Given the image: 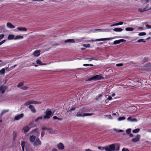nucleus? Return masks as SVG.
I'll use <instances>...</instances> for the list:
<instances>
[{
  "mask_svg": "<svg viewBox=\"0 0 151 151\" xmlns=\"http://www.w3.org/2000/svg\"><path fill=\"white\" fill-rule=\"evenodd\" d=\"M5 69L4 68H2L0 70V74H2L5 73Z\"/></svg>",
  "mask_w": 151,
  "mask_h": 151,
  "instance_id": "33",
  "label": "nucleus"
},
{
  "mask_svg": "<svg viewBox=\"0 0 151 151\" xmlns=\"http://www.w3.org/2000/svg\"><path fill=\"white\" fill-rule=\"evenodd\" d=\"M112 98L111 96H109L108 97V98L107 99L108 100H112Z\"/></svg>",
  "mask_w": 151,
  "mask_h": 151,
  "instance_id": "58",
  "label": "nucleus"
},
{
  "mask_svg": "<svg viewBox=\"0 0 151 151\" xmlns=\"http://www.w3.org/2000/svg\"><path fill=\"white\" fill-rule=\"evenodd\" d=\"M139 129L137 128L133 130L132 132L134 133H137L139 132Z\"/></svg>",
  "mask_w": 151,
  "mask_h": 151,
  "instance_id": "31",
  "label": "nucleus"
},
{
  "mask_svg": "<svg viewBox=\"0 0 151 151\" xmlns=\"http://www.w3.org/2000/svg\"><path fill=\"white\" fill-rule=\"evenodd\" d=\"M125 41V40L123 39L118 40H115L114 42L113 43L114 45H116L120 43V42Z\"/></svg>",
  "mask_w": 151,
  "mask_h": 151,
  "instance_id": "9",
  "label": "nucleus"
},
{
  "mask_svg": "<svg viewBox=\"0 0 151 151\" xmlns=\"http://www.w3.org/2000/svg\"><path fill=\"white\" fill-rule=\"evenodd\" d=\"M104 149L106 151H111L108 146H106L104 147Z\"/></svg>",
  "mask_w": 151,
  "mask_h": 151,
  "instance_id": "47",
  "label": "nucleus"
},
{
  "mask_svg": "<svg viewBox=\"0 0 151 151\" xmlns=\"http://www.w3.org/2000/svg\"><path fill=\"white\" fill-rule=\"evenodd\" d=\"M145 67H148L150 68H151V64L150 63H148L146 64L145 65Z\"/></svg>",
  "mask_w": 151,
  "mask_h": 151,
  "instance_id": "28",
  "label": "nucleus"
},
{
  "mask_svg": "<svg viewBox=\"0 0 151 151\" xmlns=\"http://www.w3.org/2000/svg\"><path fill=\"white\" fill-rule=\"evenodd\" d=\"M140 135H137L136 137L133 138L132 140V141L133 142H136L138 141L140 139Z\"/></svg>",
  "mask_w": 151,
  "mask_h": 151,
  "instance_id": "4",
  "label": "nucleus"
},
{
  "mask_svg": "<svg viewBox=\"0 0 151 151\" xmlns=\"http://www.w3.org/2000/svg\"><path fill=\"white\" fill-rule=\"evenodd\" d=\"M31 132L32 133H33L34 132H36L38 133L39 135L40 134L39 132L38 131V129L36 128L35 129H33L31 131Z\"/></svg>",
  "mask_w": 151,
  "mask_h": 151,
  "instance_id": "29",
  "label": "nucleus"
},
{
  "mask_svg": "<svg viewBox=\"0 0 151 151\" xmlns=\"http://www.w3.org/2000/svg\"><path fill=\"white\" fill-rule=\"evenodd\" d=\"M42 144L41 142L40 139L37 138L36 139L33 143V145L34 147H37L38 146Z\"/></svg>",
  "mask_w": 151,
  "mask_h": 151,
  "instance_id": "2",
  "label": "nucleus"
},
{
  "mask_svg": "<svg viewBox=\"0 0 151 151\" xmlns=\"http://www.w3.org/2000/svg\"><path fill=\"white\" fill-rule=\"evenodd\" d=\"M83 65L85 66H93V65L91 64H85Z\"/></svg>",
  "mask_w": 151,
  "mask_h": 151,
  "instance_id": "43",
  "label": "nucleus"
},
{
  "mask_svg": "<svg viewBox=\"0 0 151 151\" xmlns=\"http://www.w3.org/2000/svg\"><path fill=\"white\" fill-rule=\"evenodd\" d=\"M20 88L23 90H26L27 89L28 87L27 86H24L22 87H21Z\"/></svg>",
  "mask_w": 151,
  "mask_h": 151,
  "instance_id": "46",
  "label": "nucleus"
},
{
  "mask_svg": "<svg viewBox=\"0 0 151 151\" xmlns=\"http://www.w3.org/2000/svg\"><path fill=\"white\" fill-rule=\"evenodd\" d=\"M87 59L89 61H91L93 60H98V59L92 58H87Z\"/></svg>",
  "mask_w": 151,
  "mask_h": 151,
  "instance_id": "38",
  "label": "nucleus"
},
{
  "mask_svg": "<svg viewBox=\"0 0 151 151\" xmlns=\"http://www.w3.org/2000/svg\"><path fill=\"white\" fill-rule=\"evenodd\" d=\"M114 144L115 149H116V151L118 150H119L120 147L119 145L118 144Z\"/></svg>",
  "mask_w": 151,
  "mask_h": 151,
  "instance_id": "26",
  "label": "nucleus"
},
{
  "mask_svg": "<svg viewBox=\"0 0 151 151\" xmlns=\"http://www.w3.org/2000/svg\"><path fill=\"white\" fill-rule=\"evenodd\" d=\"M151 26L150 25H149V24H147L146 25V26L147 27L148 29L151 28Z\"/></svg>",
  "mask_w": 151,
  "mask_h": 151,
  "instance_id": "59",
  "label": "nucleus"
},
{
  "mask_svg": "<svg viewBox=\"0 0 151 151\" xmlns=\"http://www.w3.org/2000/svg\"><path fill=\"white\" fill-rule=\"evenodd\" d=\"M131 129H128L126 130V132L127 134H130V133H131Z\"/></svg>",
  "mask_w": 151,
  "mask_h": 151,
  "instance_id": "42",
  "label": "nucleus"
},
{
  "mask_svg": "<svg viewBox=\"0 0 151 151\" xmlns=\"http://www.w3.org/2000/svg\"><path fill=\"white\" fill-rule=\"evenodd\" d=\"M42 119V116L38 117L35 120L36 122L38 121L39 120H41Z\"/></svg>",
  "mask_w": 151,
  "mask_h": 151,
  "instance_id": "44",
  "label": "nucleus"
},
{
  "mask_svg": "<svg viewBox=\"0 0 151 151\" xmlns=\"http://www.w3.org/2000/svg\"><path fill=\"white\" fill-rule=\"evenodd\" d=\"M102 95L101 94H100L98 96H96L95 98V99L96 100H98L102 96Z\"/></svg>",
  "mask_w": 151,
  "mask_h": 151,
  "instance_id": "39",
  "label": "nucleus"
},
{
  "mask_svg": "<svg viewBox=\"0 0 151 151\" xmlns=\"http://www.w3.org/2000/svg\"><path fill=\"white\" fill-rule=\"evenodd\" d=\"M5 26L4 25L0 26V29H4Z\"/></svg>",
  "mask_w": 151,
  "mask_h": 151,
  "instance_id": "52",
  "label": "nucleus"
},
{
  "mask_svg": "<svg viewBox=\"0 0 151 151\" xmlns=\"http://www.w3.org/2000/svg\"><path fill=\"white\" fill-rule=\"evenodd\" d=\"M125 30L127 31H132L134 30V29L130 27H127L125 28Z\"/></svg>",
  "mask_w": 151,
  "mask_h": 151,
  "instance_id": "27",
  "label": "nucleus"
},
{
  "mask_svg": "<svg viewBox=\"0 0 151 151\" xmlns=\"http://www.w3.org/2000/svg\"><path fill=\"white\" fill-rule=\"evenodd\" d=\"M57 147L58 150H61L64 148V147L63 143L60 142L57 145Z\"/></svg>",
  "mask_w": 151,
  "mask_h": 151,
  "instance_id": "6",
  "label": "nucleus"
},
{
  "mask_svg": "<svg viewBox=\"0 0 151 151\" xmlns=\"http://www.w3.org/2000/svg\"><path fill=\"white\" fill-rule=\"evenodd\" d=\"M33 55L35 56L38 57L40 55V52L39 50H36L33 52Z\"/></svg>",
  "mask_w": 151,
  "mask_h": 151,
  "instance_id": "12",
  "label": "nucleus"
},
{
  "mask_svg": "<svg viewBox=\"0 0 151 151\" xmlns=\"http://www.w3.org/2000/svg\"><path fill=\"white\" fill-rule=\"evenodd\" d=\"M7 87L6 86L1 85L0 86V93L3 94L4 93Z\"/></svg>",
  "mask_w": 151,
  "mask_h": 151,
  "instance_id": "3",
  "label": "nucleus"
},
{
  "mask_svg": "<svg viewBox=\"0 0 151 151\" xmlns=\"http://www.w3.org/2000/svg\"><path fill=\"white\" fill-rule=\"evenodd\" d=\"M146 35V33L145 32H142L139 33V35L140 36H143Z\"/></svg>",
  "mask_w": 151,
  "mask_h": 151,
  "instance_id": "48",
  "label": "nucleus"
},
{
  "mask_svg": "<svg viewBox=\"0 0 151 151\" xmlns=\"http://www.w3.org/2000/svg\"><path fill=\"white\" fill-rule=\"evenodd\" d=\"M36 63L37 64L40 65H46V63H42L40 60H36Z\"/></svg>",
  "mask_w": 151,
  "mask_h": 151,
  "instance_id": "18",
  "label": "nucleus"
},
{
  "mask_svg": "<svg viewBox=\"0 0 151 151\" xmlns=\"http://www.w3.org/2000/svg\"><path fill=\"white\" fill-rule=\"evenodd\" d=\"M36 137L34 135H32L30 136L29 137V139L30 142H34L36 139Z\"/></svg>",
  "mask_w": 151,
  "mask_h": 151,
  "instance_id": "10",
  "label": "nucleus"
},
{
  "mask_svg": "<svg viewBox=\"0 0 151 151\" xmlns=\"http://www.w3.org/2000/svg\"><path fill=\"white\" fill-rule=\"evenodd\" d=\"M137 42H146V41L144 40V39H140L139 40H138Z\"/></svg>",
  "mask_w": 151,
  "mask_h": 151,
  "instance_id": "37",
  "label": "nucleus"
},
{
  "mask_svg": "<svg viewBox=\"0 0 151 151\" xmlns=\"http://www.w3.org/2000/svg\"><path fill=\"white\" fill-rule=\"evenodd\" d=\"M52 151H58V150L55 148H53L52 149Z\"/></svg>",
  "mask_w": 151,
  "mask_h": 151,
  "instance_id": "64",
  "label": "nucleus"
},
{
  "mask_svg": "<svg viewBox=\"0 0 151 151\" xmlns=\"http://www.w3.org/2000/svg\"><path fill=\"white\" fill-rule=\"evenodd\" d=\"M93 114H94L93 113H83V116H91Z\"/></svg>",
  "mask_w": 151,
  "mask_h": 151,
  "instance_id": "36",
  "label": "nucleus"
},
{
  "mask_svg": "<svg viewBox=\"0 0 151 151\" xmlns=\"http://www.w3.org/2000/svg\"><path fill=\"white\" fill-rule=\"evenodd\" d=\"M83 46L86 47H89L90 46V44H84L83 45Z\"/></svg>",
  "mask_w": 151,
  "mask_h": 151,
  "instance_id": "45",
  "label": "nucleus"
},
{
  "mask_svg": "<svg viewBox=\"0 0 151 151\" xmlns=\"http://www.w3.org/2000/svg\"><path fill=\"white\" fill-rule=\"evenodd\" d=\"M14 35L10 34L8 35V39L9 40H12L14 39Z\"/></svg>",
  "mask_w": 151,
  "mask_h": 151,
  "instance_id": "19",
  "label": "nucleus"
},
{
  "mask_svg": "<svg viewBox=\"0 0 151 151\" xmlns=\"http://www.w3.org/2000/svg\"><path fill=\"white\" fill-rule=\"evenodd\" d=\"M123 64L122 63H118L116 64V65L117 66H122L123 65Z\"/></svg>",
  "mask_w": 151,
  "mask_h": 151,
  "instance_id": "55",
  "label": "nucleus"
},
{
  "mask_svg": "<svg viewBox=\"0 0 151 151\" xmlns=\"http://www.w3.org/2000/svg\"><path fill=\"white\" fill-rule=\"evenodd\" d=\"M24 116L23 114H21L15 116L14 117V119L15 120H18L22 118Z\"/></svg>",
  "mask_w": 151,
  "mask_h": 151,
  "instance_id": "7",
  "label": "nucleus"
},
{
  "mask_svg": "<svg viewBox=\"0 0 151 151\" xmlns=\"http://www.w3.org/2000/svg\"><path fill=\"white\" fill-rule=\"evenodd\" d=\"M108 40L107 38H101L96 39L94 40H92V41H102L104 40Z\"/></svg>",
  "mask_w": 151,
  "mask_h": 151,
  "instance_id": "23",
  "label": "nucleus"
},
{
  "mask_svg": "<svg viewBox=\"0 0 151 151\" xmlns=\"http://www.w3.org/2000/svg\"><path fill=\"white\" fill-rule=\"evenodd\" d=\"M24 84L23 82H21L19 83L17 86V87L18 88H20V87L23 86Z\"/></svg>",
  "mask_w": 151,
  "mask_h": 151,
  "instance_id": "30",
  "label": "nucleus"
},
{
  "mask_svg": "<svg viewBox=\"0 0 151 151\" xmlns=\"http://www.w3.org/2000/svg\"><path fill=\"white\" fill-rule=\"evenodd\" d=\"M53 118L54 119H57L58 117L57 116H55L53 117Z\"/></svg>",
  "mask_w": 151,
  "mask_h": 151,
  "instance_id": "61",
  "label": "nucleus"
},
{
  "mask_svg": "<svg viewBox=\"0 0 151 151\" xmlns=\"http://www.w3.org/2000/svg\"><path fill=\"white\" fill-rule=\"evenodd\" d=\"M29 108L32 113H35L36 112V109L33 105H29Z\"/></svg>",
  "mask_w": 151,
  "mask_h": 151,
  "instance_id": "8",
  "label": "nucleus"
},
{
  "mask_svg": "<svg viewBox=\"0 0 151 151\" xmlns=\"http://www.w3.org/2000/svg\"><path fill=\"white\" fill-rule=\"evenodd\" d=\"M32 104H39V103L38 101H35L32 100Z\"/></svg>",
  "mask_w": 151,
  "mask_h": 151,
  "instance_id": "49",
  "label": "nucleus"
},
{
  "mask_svg": "<svg viewBox=\"0 0 151 151\" xmlns=\"http://www.w3.org/2000/svg\"><path fill=\"white\" fill-rule=\"evenodd\" d=\"M4 35L3 34L0 35V40H1L4 37Z\"/></svg>",
  "mask_w": 151,
  "mask_h": 151,
  "instance_id": "51",
  "label": "nucleus"
},
{
  "mask_svg": "<svg viewBox=\"0 0 151 151\" xmlns=\"http://www.w3.org/2000/svg\"><path fill=\"white\" fill-rule=\"evenodd\" d=\"M32 104V100H29L25 103L24 105L25 106H27Z\"/></svg>",
  "mask_w": 151,
  "mask_h": 151,
  "instance_id": "25",
  "label": "nucleus"
},
{
  "mask_svg": "<svg viewBox=\"0 0 151 151\" xmlns=\"http://www.w3.org/2000/svg\"><path fill=\"white\" fill-rule=\"evenodd\" d=\"M65 43H74L75 42L73 39H69L65 40Z\"/></svg>",
  "mask_w": 151,
  "mask_h": 151,
  "instance_id": "16",
  "label": "nucleus"
},
{
  "mask_svg": "<svg viewBox=\"0 0 151 151\" xmlns=\"http://www.w3.org/2000/svg\"><path fill=\"white\" fill-rule=\"evenodd\" d=\"M76 116L78 117L82 116H83V114L82 112H78L76 114Z\"/></svg>",
  "mask_w": 151,
  "mask_h": 151,
  "instance_id": "34",
  "label": "nucleus"
},
{
  "mask_svg": "<svg viewBox=\"0 0 151 151\" xmlns=\"http://www.w3.org/2000/svg\"><path fill=\"white\" fill-rule=\"evenodd\" d=\"M7 26L8 27L10 28H14L15 27L10 22H8L7 23Z\"/></svg>",
  "mask_w": 151,
  "mask_h": 151,
  "instance_id": "15",
  "label": "nucleus"
},
{
  "mask_svg": "<svg viewBox=\"0 0 151 151\" xmlns=\"http://www.w3.org/2000/svg\"><path fill=\"white\" fill-rule=\"evenodd\" d=\"M125 117L124 116L120 117L118 118V120L119 121H121L125 119Z\"/></svg>",
  "mask_w": 151,
  "mask_h": 151,
  "instance_id": "35",
  "label": "nucleus"
},
{
  "mask_svg": "<svg viewBox=\"0 0 151 151\" xmlns=\"http://www.w3.org/2000/svg\"><path fill=\"white\" fill-rule=\"evenodd\" d=\"M127 120L129 121H132V122H133V121L137 122V120L136 119L134 118V119H132L131 117H128L127 119Z\"/></svg>",
  "mask_w": 151,
  "mask_h": 151,
  "instance_id": "21",
  "label": "nucleus"
},
{
  "mask_svg": "<svg viewBox=\"0 0 151 151\" xmlns=\"http://www.w3.org/2000/svg\"><path fill=\"white\" fill-rule=\"evenodd\" d=\"M148 8V6H145V8H144L143 9H142L141 8H139L138 9V11L139 12L141 13H142L144 11H148V10H149L150 9H151V8H150L149 9H147Z\"/></svg>",
  "mask_w": 151,
  "mask_h": 151,
  "instance_id": "5",
  "label": "nucleus"
},
{
  "mask_svg": "<svg viewBox=\"0 0 151 151\" xmlns=\"http://www.w3.org/2000/svg\"><path fill=\"white\" fill-rule=\"evenodd\" d=\"M103 77L101 75H96L95 76L93 77L89 78L88 79L86 80V81H91L92 80H98L103 79Z\"/></svg>",
  "mask_w": 151,
  "mask_h": 151,
  "instance_id": "1",
  "label": "nucleus"
},
{
  "mask_svg": "<svg viewBox=\"0 0 151 151\" xmlns=\"http://www.w3.org/2000/svg\"><path fill=\"white\" fill-rule=\"evenodd\" d=\"M108 147L111 151H114L115 150V144H114L109 145Z\"/></svg>",
  "mask_w": 151,
  "mask_h": 151,
  "instance_id": "11",
  "label": "nucleus"
},
{
  "mask_svg": "<svg viewBox=\"0 0 151 151\" xmlns=\"http://www.w3.org/2000/svg\"><path fill=\"white\" fill-rule=\"evenodd\" d=\"M45 134V132L44 131H42L41 134V137H43Z\"/></svg>",
  "mask_w": 151,
  "mask_h": 151,
  "instance_id": "53",
  "label": "nucleus"
},
{
  "mask_svg": "<svg viewBox=\"0 0 151 151\" xmlns=\"http://www.w3.org/2000/svg\"><path fill=\"white\" fill-rule=\"evenodd\" d=\"M123 22H120L119 23H116V25H121L123 24Z\"/></svg>",
  "mask_w": 151,
  "mask_h": 151,
  "instance_id": "54",
  "label": "nucleus"
},
{
  "mask_svg": "<svg viewBox=\"0 0 151 151\" xmlns=\"http://www.w3.org/2000/svg\"><path fill=\"white\" fill-rule=\"evenodd\" d=\"M122 151H129L128 149L123 148L122 149Z\"/></svg>",
  "mask_w": 151,
  "mask_h": 151,
  "instance_id": "57",
  "label": "nucleus"
},
{
  "mask_svg": "<svg viewBox=\"0 0 151 151\" xmlns=\"http://www.w3.org/2000/svg\"><path fill=\"white\" fill-rule=\"evenodd\" d=\"M9 111V109L8 110H3L1 112L0 115V117L1 118L2 116L3 115V114H5L6 112H7Z\"/></svg>",
  "mask_w": 151,
  "mask_h": 151,
  "instance_id": "22",
  "label": "nucleus"
},
{
  "mask_svg": "<svg viewBox=\"0 0 151 151\" xmlns=\"http://www.w3.org/2000/svg\"><path fill=\"white\" fill-rule=\"evenodd\" d=\"M25 142L24 141H22L21 143V145L22 147H24Z\"/></svg>",
  "mask_w": 151,
  "mask_h": 151,
  "instance_id": "40",
  "label": "nucleus"
},
{
  "mask_svg": "<svg viewBox=\"0 0 151 151\" xmlns=\"http://www.w3.org/2000/svg\"><path fill=\"white\" fill-rule=\"evenodd\" d=\"M17 29L19 31H27V29L25 27H18L17 28Z\"/></svg>",
  "mask_w": 151,
  "mask_h": 151,
  "instance_id": "17",
  "label": "nucleus"
},
{
  "mask_svg": "<svg viewBox=\"0 0 151 151\" xmlns=\"http://www.w3.org/2000/svg\"><path fill=\"white\" fill-rule=\"evenodd\" d=\"M47 130L49 131V132L51 134L52 132V130L51 128H47Z\"/></svg>",
  "mask_w": 151,
  "mask_h": 151,
  "instance_id": "41",
  "label": "nucleus"
},
{
  "mask_svg": "<svg viewBox=\"0 0 151 151\" xmlns=\"http://www.w3.org/2000/svg\"><path fill=\"white\" fill-rule=\"evenodd\" d=\"M75 108H73L71 109H70V111H72L74 110H75Z\"/></svg>",
  "mask_w": 151,
  "mask_h": 151,
  "instance_id": "63",
  "label": "nucleus"
},
{
  "mask_svg": "<svg viewBox=\"0 0 151 151\" xmlns=\"http://www.w3.org/2000/svg\"><path fill=\"white\" fill-rule=\"evenodd\" d=\"M104 147H99V146L98 147V148L99 149H101V148H102V149H104Z\"/></svg>",
  "mask_w": 151,
  "mask_h": 151,
  "instance_id": "62",
  "label": "nucleus"
},
{
  "mask_svg": "<svg viewBox=\"0 0 151 151\" xmlns=\"http://www.w3.org/2000/svg\"><path fill=\"white\" fill-rule=\"evenodd\" d=\"M113 30L116 32H121L123 30V29L121 28H116L113 29Z\"/></svg>",
  "mask_w": 151,
  "mask_h": 151,
  "instance_id": "24",
  "label": "nucleus"
},
{
  "mask_svg": "<svg viewBox=\"0 0 151 151\" xmlns=\"http://www.w3.org/2000/svg\"><path fill=\"white\" fill-rule=\"evenodd\" d=\"M52 113L51 111H46L45 114L46 115L50 116L51 117H52L53 115H52Z\"/></svg>",
  "mask_w": 151,
  "mask_h": 151,
  "instance_id": "20",
  "label": "nucleus"
},
{
  "mask_svg": "<svg viewBox=\"0 0 151 151\" xmlns=\"http://www.w3.org/2000/svg\"><path fill=\"white\" fill-rule=\"evenodd\" d=\"M47 128L45 127H43L42 128V129L43 130H47Z\"/></svg>",
  "mask_w": 151,
  "mask_h": 151,
  "instance_id": "60",
  "label": "nucleus"
},
{
  "mask_svg": "<svg viewBox=\"0 0 151 151\" xmlns=\"http://www.w3.org/2000/svg\"><path fill=\"white\" fill-rule=\"evenodd\" d=\"M30 129L27 126H26L23 128V130L24 131V133L27 132Z\"/></svg>",
  "mask_w": 151,
  "mask_h": 151,
  "instance_id": "13",
  "label": "nucleus"
},
{
  "mask_svg": "<svg viewBox=\"0 0 151 151\" xmlns=\"http://www.w3.org/2000/svg\"><path fill=\"white\" fill-rule=\"evenodd\" d=\"M23 38V36L21 35H17L15 37V39H22Z\"/></svg>",
  "mask_w": 151,
  "mask_h": 151,
  "instance_id": "32",
  "label": "nucleus"
},
{
  "mask_svg": "<svg viewBox=\"0 0 151 151\" xmlns=\"http://www.w3.org/2000/svg\"><path fill=\"white\" fill-rule=\"evenodd\" d=\"M6 41V40H4L2 41L1 42H0V45L2 44L3 43H4Z\"/></svg>",
  "mask_w": 151,
  "mask_h": 151,
  "instance_id": "56",
  "label": "nucleus"
},
{
  "mask_svg": "<svg viewBox=\"0 0 151 151\" xmlns=\"http://www.w3.org/2000/svg\"><path fill=\"white\" fill-rule=\"evenodd\" d=\"M50 117L49 116H47V115H45L44 116V118L45 119H49L50 118Z\"/></svg>",
  "mask_w": 151,
  "mask_h": 151,
  "instance_id": "50",
  "label": "nucleus"
},
{
  "mask_svg": "<svg viewBox=\"0 0 151 151\" xmlns=\"http://www.w3.org/2000/svg\"><path fill=\"white\" fill-rule=\"evenodd\" d=\"M13 141H15L16 140V138L17 136V132L15 131H13Z\"/></svg>",
  "mask_w": 151,
  "mask_h": 151,
  "instance_id": "14",
  "label": "nucleus"
}]
</instances>
